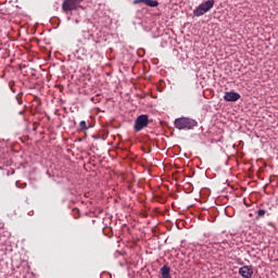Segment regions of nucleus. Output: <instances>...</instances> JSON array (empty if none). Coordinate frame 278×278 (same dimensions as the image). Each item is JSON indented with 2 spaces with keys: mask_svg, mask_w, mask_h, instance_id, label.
Returning a JSON list of instances; mask_svg holds the SVG:
<instances>
[{
  "mask_svg": "<svg viewBox=\"0 0 278 278\" xmlns=\"http://www.w3.org/2000/svg\"><path fill=\"white\" fill-rule=\"evenodd\" d=\"M161 275L163 278H170V267L168 265H164L161 268Z\"/></svg>",
  "mask_w": 278,
  "mask_h": 278,
  "instance_id": "nucleus-7",
  "label": "nucleus"
},
{
  "mask_svg": "<svg viewBox=\"0 0 278 278\" xmlns=\"http://www.w3.org/2000/svg\"><path fill=\"white\" fill-rule=\"evenodd\" d=\"M134 5H138V3H147V0H134Z\"/></svg>",
  "mask_w": 278,
  "mask_h": 278,
  "instance_id": "nucleus-11",
  "label": "nucleus"
},
{
  "mask_svg": "<svg viewBox=\"0 0 278 278\" xmlns=\"http://www.w3.org/2000/svg\"><path fill=\"white\" fill-rule=\"evenodd\" d=\"M146 127H149V115H139L134 125V129L136 132L142 131V129H146Z\"/></svg>",
  "mask_w": 278,
  "mask_h": 278,
  "instance_id": "nucleus-3",
  "label": "nucleus"
},
{
  "mask_svg": "<svg viewBox=\"0 0 278 278\" xmlns=\"http://www.w3.org/2000/svg\"><path fill=\"white\" fill-rule=\"evenodd\" d=\"M212 8H214V0H207L197 7V9L193 11V14L195 16H203V14H207Z\"/></svg>",
  "mask_w": 278,
  "mask_h": 278,
  "instance_id": "nucleus-2",
  "label": "nucleus"
},
{
  "mask_svg": "<svg viewBox=\"0 0 278 278\" xmlns=\"http://www.w3.org/2000/svg\"><path fill=\"white\" fill-rule=\"evenodd\" d=\"M146 5H148V8H157L160 2L157 0H146Z\"/></svg>",
  "mask_w": 278,
  "mask_h": 278,
  "instance_id": "nucleus-8",
  "label": "nucleus"
},
{
  "mask_svg": "<svg viewBox=\"0 0 278 278\" xmlns=\"http://www.w3.org/2000/svg\"><path fill=\"white\" fill-rule=\"evenodd\" d=\"M224 99L228 102H236L240 99V93L233 91L225 92Z\"/></svg>",
  "mask_w": 278,
  "mask_h": 278,
  "instance_id": "nucleus-6",
  "label": "nucleus"
},
{
  "mask_svg": "<svg viewBox=\"0 0 278 278\" xmlns=\"http://www.w3.org/2000/svg\"><path fill=\"white\" fill-rule=\"evenodd\" d=\"M239 275H241V277H243V278H251V277H253V267H251L249 265L242 266L239 269Z\"/></svg>",
  "mask_w": 278,
  "mask_h": 278,
  "instance_id": "nucleus-5",
  "label": "nucleus"
},
{
  "mask_svg": "<svg viewBox=\"0 0 278 278\" xmlns=\"http://www.w3.org/2000/svg\"><path fill=\"white\" fill-rule=\"evenodd\" d=\"M79 129H80V131H87L88 125L86 124V121H81L79 123Z\"/></svg>",
  "mask_w": 278,
  "mask_h": 278,
  "instance_id": "nucleus-10",
  "label": "nucleus"
},
{
  "mask_svg": "<svg viewBox=\"0 0 278 278\" xmlns=\"http://www.w3.org/2000/svg\"><path fill=\"white\" fill-rule=\"evenodd\" d=\"M264 216H266V210L260 208V210L257 211L256 220H260V218H264Z\"/></svg>",
  "mask_w": 278,
  "mask_h": 278,
  "instance_id": "nucleus-9",
  "label": "nucleus"
},
{
  "mask_svg": "<svg viewBox=\"0 0 278 278\" xmlns=\"http://www.w3.org/2000/svg\"><path fill=\"white\" fill-rule=\"evenodd\" d=\"M174 125L176 129L189 130V129H194V127H197V121L188 117H179L175 119Z\"/></svg>",
  "mask_w": 278,
  "mask_h": 278,
  "instance_id": "nucleus-1",
  "label": "nucleus"
},
{
  "mask_svg": "<svg viewBox=\"0 0 278 278\" xmlns=\"http://www.w3.org/2000/svg\"><path fill=\"white\" fill-rule=\"evenodd\" d=\"M81 1L84 0H64L62 3L63 12L67 13L77 10L81 5Z\"/></svg>",
  "mask_w": 278,
  "mask_h": 278,
  "instance_id": "nucleus-4",
  "label": "nucleus"
}]
</instances>
